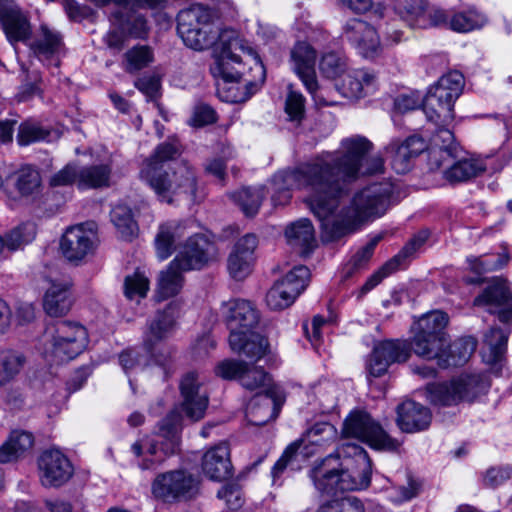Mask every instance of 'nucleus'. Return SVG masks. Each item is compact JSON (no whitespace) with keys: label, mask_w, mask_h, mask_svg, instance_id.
<instances>
[{"label":"nucleus","mask_w":512,"mask_h":512,"mask_svg":"<svg viewBox=\"0 0 512 512\" xmlns=\"http://www.w3.org/2000/svg\"><path fill=\"white\" fill-rule=\"evenodd\" d=\"M373 144L355 135L341 141L338 150L322 152L310 162L292 171H280L272 178L274 206L286 205L291 190H305L309 209L321 223L325 241H337L353 233L357 226L372 216L383 215L393 203L394 186L389 182L373 183L352 198L350 205L336 210L347 185L361 175L381 172L383 159L369 157Z\"/></svg>","instance_id":"obj_1"},{"label":"nucleus","mask_w":512,"mask_h":512,"mask_svg":"<svg viewBox=\"0 0 512 512\" xmlns=\"http://www.w3.org/2000/svg\"><path fill=\"white\" fill-rule=\"evenodd\" d=\"M181 150L178 144L163 142L141 165L139 176L161 202L173 204L185 200L198 201V181L187 160L176 161Z\"/></svg>","instance_id":"obj_2"},{"label":"nucleus","mask_w":512,"mask_h":512,"mask_svg":"<svg viewBox=\"0 0 512 512\" xmlns=\"http://www.w3.org/2000/svg\"><path fill=\"white\" fill-rule=\"evenodd\" d=\"M221 316L230 331L232 351L259 360L268 352V341L253 329L259 322V312L248 300L230 299L221 306Z\"/></svg>","instance_id":"obj_3"},{"label":"nucleus","mask_w":512,"mask_h":512,"mask_svg":"<svg viewBox=\"0 0 512 512\" xmlns=\"http://www.w3.org/2000/svg\"><path fill=\"white\" fill-rule=\"evenodd\" d=\"M338 457L329 455L311 471V479L315 488L328 496L339 492L366 489L371 481V463L366 453L359 451L356 465L345 468L337 467Z\"/></svg>","instance_id":"obj_4"},{"label":"nucleus","mask_w":512,"mask_h":512,"mask_svg":"<svg viewBox=\"0 0 512 512\" xmlns=\"http://www.w3.org/2000/svg\"><path fill=\"white\" fill-rule=\"evenodd\" d=\"M216 13L203 5H192L177 16V31L184 44L202 51L235 35L232 29H221L216 23Z\"/></svg>","instance_id":"obj_5"},{"label":"nucleus","mask_w":512,"mask_h":512,"mask_svg":"<svg viewBox=\"0 0 512 512\" xmlns=\"http://www.w3.org/2000/svg\"><path fill=\"white\" fill-rule=\"evenodd\" d=\"M490 387L481 374L461 375L450 382L431 383L426 387L427 399L438 406H453L460 402H472L485 394Z\"/></svg>","instance_id":"obj_6"},{"label":"nucleus","mask_w":512,"mask_h":512,"mask_svg":"<svg viewBox=\"0 0 512 512\" xmlns=\"http://www.w3.org/2000/svg\"><path fill=\"white\" fill-rule=\"evenodd\" d=\"M48 347L46 353L57 362H66L76 358L87 347L86 328L77 322L57 321L47 328Z\"/></svg>","instance_id":"obj_7"},{"label":"nucleus","mask_w":512,"mask_h":512,"mask_svg":"<svg viewBox=\"0 0 512 512\" xmlns=\"http://www.w3.org/2000/svg\"><path fill=\"white\" fill-rule=\"evenodd\" d=\"M337 430L328 422H317L308 428L302 437L291 443L283 452L281 457L277 460L271 470V477L273 484H278L284 471L288 468L294 469V464L297 462L298 450L303 447L305 456L314 453V450H309V446H323L324 444L336 439ZM281 483H279L280 485Z\"/></svg>","instance_id":"obj_8"},{"label":"nucleus","mask_w":512,"mask_h":512,"mask_svg":"<svg viewBox=\"0 0 512 512\" xmlns=\"http://www.w3.org/2000/svg\"><path fill=\"white\" fill-rule=\"evenodd\" d=\"M199 481L186 470H173L160 473L153 480L151 492L164 503L187 501L196 496Z\"/></svg>","instance_id":"obj_9"},{"label":"nucleus","mask_w":512,"mask_h":512,"mask_svg":"<svg viewBox=\"0 0 512 512\" xmlns=\"http://www.w3.org/2000/svg\"><path fill=\"white\" fill-rule=\"evenodd\" d=\"M342 433L376 449L396 450L399 442L391 438L374 419L363 410L352 411L345 419Z\"/></svg>","instance_id":"obj_10"},{"label":"nucleus","mask_w":512,"mask_h":512,"mask_svg":"<svg viewBox=\"0 0 512 512\" xmlns=\"http://www.w3.org/2000/svg\"><path fill=\"white\" fill-rule=\"evenodd\" d=\"M248 56L252 62L249 74L244 75L243 83L240 80L222 82L217 84L219 98L228 103H241L250 99L264 84L266 69L259 55L253 48H247Z\"/></svg>","instance_id":"obj_11"},{"label":"nucleus","mask_w":512,"mask_h":512,"mask_svg":"<svg viewBox=\"0 0 512 512\" xmlns=\"http://www.w3.org/2000/svg\"><path fill=\"white\" fill-rule=\"evenodd\" d=\"M218 44L222 45L221 52L214 57V63L210 66V72L216 79H221L222 82H233L238 81L244 77V75H250L242 73L240 70L235 69L232 64H240L241 58L236 55L233 50L240 49L246 55H248L247 48H251L245 45L240 39L236 37V34L231 38H224L223 41H218ZM249 64L251 65L250 57Z\"/></svg>","instance_id":"obj_12"},{"label":"nucleus","mask_w":512,"mask_h":512,"mask_svg":"<svg viewBox=\"0 0 512 512\" xmlns=\"http://www.w3.org/2000/svg\"><path fill=\"white\" fill-rule=\"evenodd\" d=\"M39 479L44 487H61L74 474L68 457L58 449H48L38 458Z\"/></svg>","instance_id":"obj_13"},{"label":"nucleus","mask_w":512,"mask_h":512,"mask_svg":"<svg viewBox=\"0 0 512 512\" xmlns=\"http://www.w3.org/2000/svg\"><path fill=\"white\" fill-rule=\"evenodd\" d=\"M410 356L409 345L404 341L387 340L375 345L366 364L368 374L372 377L384 375L388 367L395 362L407 361Z\"/></svg>","instance_id":"obj_14"},{"label":"nucleus","mask_w":512,"mask_h":512,"mask_svg":"<svg viewBox=\"0 0 512 512\" xmlns=\"http://www.w3.org/2000/svg\"><path fill=\"white\" fill-rule=\"evenodd\" d=\"M216 255V247L207 236L196 234L185 243L182 251L174 258V265L183 271L201 269Z\"/></svg>","instance_id":"obj_15"},{"label":"nucleus","mask_w":512,"mask_h":512,"mask_svg":"<svg viewBox=\"0 0 512 512\" xmlns=\"http://www.w3.org/2000/svg\"><path fill=\"white\" fill-rule=\"evenodd\" d=\"M96 245V233L85 229L83 224L66 229L60 240V250L70 262H79L93 252Z\"/></svg>","instance_id":"obj_16"},{"label":"nucleus","mask_w":512,"mask_h":512,"mask_svg":"<svg viewBox=\"0 0 512 512\" xmlns=\"http://www.w3.org/2000/svg\"><path fill=\"white\" fill-rule=\"evenodd\" d=\"M202 385L203 381L196 372H188L180 382L182 408L186 416L193 421L202 419L208 407V394Z\"/></svg>","instance_id":"obj_17"},{"label":"nucleus","mask_w":512,"mask_h":512,"mask_svg":"<svg viewBox=\"0 0 512 512\" xmlns=\"http://www.w3.org/2000/svg\"><path fill=\"white\" fill-rule=\"evenodd\" d=\"M343 37L365 58L376 57L381 50L376 30L357 18L348 20L343 27Z\"/></svg>","instance_id":"obj_18"},{"label":"nucleus","mask_w":512,"mask_h":512,"mask_svg":"<svg viewBox=\"0 0 512 512\" xmlns=\"http://www.w3.org/2000/svg\"><path fill=\"white\" fill-rule=\"evenodd\" d=\"M475 306L486 308L491 314H497L500 322L512 321V294L502 281L487 286L474 300Z\"/></svg>","instance_id":"obj_19"},{"label":"nucleus","mask_w":512,"mask_h":512,"mask_svg":"<svg viewBox=\"0 0 512 512\" xmlns=\"http://www.w3.org/2000/svg\"><path fill=\"white\" fill-rule=\"evenodd\" d=\"M257 243L253 234H246L235 243L227 259V269L233 279L240 281L251 274Z\"/></svg>","instance_id":"obj_20"},{"label":"nucleus","mask_w":512,"mask_h":512,"mask_svg":"<svg viewBox=\"0 0 512 512\" xmlns=\"http://www.w3.org/2000/svg\"><path fill=\"white\" fill-rule=\"evenodd\" d=\"M425 148V142L421 137L410 136L403 141L392 140L386 147V154L390 158L394 171L404 174L410 170L411 160L422 153Z\"/></svg>","instance_id":"obj_21"},{"label":"nucleus","mask_w":512,"mask_h":512,"mask_svg":"<svg viewBox=\"0 0 512 512\" xmlns=\"http://www.w3.org/2000/svg\"><path fill=\"white\" fill-rule=\"evenodd\" d=\"M293 69L307 91L314 95L318 89L315 73L316 51L306 42H298L290 53Z\"/></svg>","instance_id":"obj_22"},{"label":"nucleus","mask_w":512,"mask_h":512,"mask_svg":"<svg viewBox=\"0 0 512 512\" xmlns=\"http://www.w3.org/2000/svg\"><path fill=\"white\" fill-rule=\"evenodd\" d=\"M426 236H418L411 239L393 258L387 261L379 270L373 273L360 289L361 295H364L375 288L381 281L396 272L408 258L412 257L418 248L425 242Z\"/></svg>","instance_id":"obj_23"},{"label":"nucleus","mask_w":512,"mask_h":512,"mask_svg":"<svg viewBox=\"0 0 512 512\" xmlns=\"http://www.w3.org/2000/svg\"><path fill=\"white\" fill-rule=\"evenodd\" d=\"M426 236H418L411 239L393 258L387 261L379 270L373 273L360 289L361 295H364L375 288L381 281L396 272L408 258L412 257L418 248L425 242Z\"/></svg>","instance_id":"obj_24"},{"label":"nucleus","mask_w":512,"mask_h":512,"mask_svg":"<svg viewBox=\"0 0 512 512\" xmlns=\"http://www.w3.org/2000/svg\"><path fill=\"white\" fill-rule=\"evenodd\" d=\"M179 305L170 302L163 311H159L149 323L144 336V346L151 351L154 345L167 338L175 328Z\"/></svg>","instance_id":"obj_25"},{"label":"nucleus","mask_w":512,"mask_h":512,"mask_svg":"<svg viewBox=\"0 0 512 512\" xmlns=\"http://www.w3.org/2000/svg\"><path fill=\"white\" fill-rule=\"evenodd\" d=\"M432 420L429 408L412 400H407L397 407V425L407 433L427 429Z\"/></svg>","instance_id":"obj_26"},{"label":"nucleus","mask_w":512,"mask_h":512,"mask_svg":"<svg viewBox=\"0 0 512 512\" xmlns=\"http://www.w3.org/2000/svg\"><path fill=\"white\" fill-rule=\"evenodd\" d=\"M203 473L213 481H224L232 475L230 449L226 443L211 447L202 457Z\"/></svg>","instance_id":"obj_27"},{"label":"nucleus","mask_w":512,"mask_h":512,"mask_svg":"<svg viewBox=\"0 0 512 512\" xmlns=\"http://www.w3.org/2000/svg\"><path fill=\"white\" fill-rule=\"evenodd\" d=\"M443 177L451 184L469 181L482 174L486 167L481 160L474 158H460L458 159V152L456 157L451 162L443 161Z\"/></svg>","instance_id":"obj_28"},{"label":"nucleus","mask_w":512,"mask_h":512,"mask_svg":"<svg viewBox=\"0 0 512 512\" xmlns=\"http://www.w3.org/2000/svg\"><path fill=\"white\" fill-rule=\"evenodd\" d=\"M454 103V100L429 89L423 100V110L427 119L436 126H449L454 119Z\"/></svg>","instance_id":"obj_29"},{"label":"nucleus","mask_w":512,"mask_h":512,"mask_svg":"<svg viewBox=\"0 0 512 512\" xmlns=\"http://www.w3.org/2000/svg\"><path fill=\"white\" fill-rule=\"evenodd\" d=\"M434 147L429 152V167L438 170L443 166V161L451 162L458 151L454 143V135L448 126H437V133L433 137Z\"/></svg>","instance_id":"obj_30"},{"label":"nucleus","mask_w":512,"mask_h":512,"mask_svg":"<svg viewBox=\"0 0 512 512\" xmlns=\"http://www.w3.org/2000/svg\"><path fill=\"white\" fill-rule=\"evenodd\" d=\"M376 86L377 77L373 72L354 69L344 76L339 89L347 98H360L374 91Z\"/></svg>","instance_id":"obj_31"},{"label":"nucleus","mask_w":512,"mask_h":512,"mask_svg":"<svg viewBox=\"0 0 512 512\" xmlns=\"http://www.w3.org/2000/svg\"><path fill=\"white\" fill-rule=\"evenodd\" d=\"M448 339H442L441 337H435L432 335L423 334V332L414 331V335L411 339L409 348L417 356L432 360L437 359L438 365L445 355V348H447Z\"/></svg>","instance_id":"obj_32"},{"label":"nucleus","mask_w":512,"mask_h":512,"mask_svg":"<svg viewBox=\"0 0 512 512\" xmlns=\"http://www.w3.org/2000/svg\"><path fill=\"white\" fill-rule=\"evenodd\" d=\"M43 306L46 313L52 317L65 315L72 306L68 285L52 283L45 293Z\"/></svg>","instance_id":"obj_33"},{"label":"nucleus","mask_w":512,"mask_h":512,"mask_svg":"<svg viewBox=\"0 0 512 512\" xmlns=\"http://www.w3.org/2000/svg\"><path fill=\"white\" fill-rule=\"evenodd\" d=\"M78 189H101L111 185L112 167L110 164L101 163L81 166Z\"/></svg>","instance_id":"obj_34"},{"label":"nucleus","mask_w":512,"mask_h":512,"mask_svg":"<svg viewBox=\"0 0 512 512\" xmlns=\"http://www.w3.org/2000/svg\"><path fill=\"white\" fill-rule=\"evenodd\" d=\"M477 340L472 336H466L456 339L452 344L445 348V355L440 362V367L464 365L475 352Z\"/></svg>","instance_id":"obj_35"},{"label":"nucleus","mask_w":512,"mask_h":512,"mask_svg":"<svg viewBox=\"0 0 512 512\" xmlns=\"http://www.w3.org/2000/svg\"><path fill=\"white\" fill-rule=\"evenodd\" d=\"M183 272L180 265H174V260L160 272L156 290L158 301L176 296L181 291L184 283Z\"/></svg>","instance_id":"obj_36"},{"label":"nucleus","mask_w":512,"mask_h":512,"mask_svg":"<svg viewBox=\"0 0 512 512\" xmlns=\"http://www.w3.org/2000/svg\"><path fill=\"white\" fill-rule=\"evenodd\" d=\"M34 444L33 435L26 431L15 430L0 446V463H8L29 451Z\"/></svg>","instance_id":"obj_37"},{"label":"nucleus","mask_w":512,"mask_h":512,"mask_svg":"<svg viewBox=\"0 0 512 512\" xmlns=\"http://www.w3.org/2000/svg\"><path fill=\"white\" fill-rule=\"evenodd\" d=\"M508 332L499 328H491L485 334L484 347L482 349L483 361L489 365L501 362L507 349Z\"/></svg>","instance_id":"obj_38"},{"label":"nucleus","mask_w":512,"mask_h":512,"mask_svg":"<svg viewBox=\"0 0 512 512\" xmlns=\"http://www.w3.org/2000/svg\"><path fill=\"white\" fill-rule=\"evenodd\" d=\"M110 219L121 239L132 241L138 235V225L128 205L116 204L110 212Z\"/></svg>","instance_id":"obj_39"},{"label":"nucleus","mask_w":512,"mask_h":512,"mask_svg":"<svg viewBox=\"0 0 512 512\" xmlns=\"http://www.w3.org/2000/svg\"><path fill=\"white\" fill-rule=\"evenodd\" d=\"M288 243L293 247H299L302 253L312 249L315 243V232L311 221L307 218L299 219L290 224L285 231Z\"/></svg>","instance_id":"obj_40"},{"label":"nucleus","mask_w":512,"mask_h":512,"mask_svg":"<svg viewBox=\"0 0 512 512\" xmlns=\"http://www.w3.org/2000/svg\"><path fill=\"white\" fill-rule=\"evenodd\" d=\"M276 416L274 402L267 395L255 396L246 408L247 420L256 426L265 425Z\"/></svg>","instance_id":"obj_41"},{"label":"nucleus","mask_w":512,"mask_h":512,"mask_svg":"<svg viewBox=\"0 0 512 512\" xmlns=\"http://www.w3.org/2000/svg\"><path fill=\"white\" fill-rule=\"evenodd\" d=\"M181 229L182 226L177 221H168L159 227L155 246L160 260H165L172 254L176 239L182 236Z\"/></svg>","instance_id":"obj_42"},{"label":"nucleus","mask_w":512,"mask_h":512,"mask_svg":"<svg viewBox=\"0 0 512 512\" xmlns=\"http://www.w3.org/2000/svg\"><path fill=\"white\" fill-rule=\"evenodd\" d=\"M394 8L411 27H427L426 0H394Z\"/></svg>","instance_id":"obj_43"},{"label":"nucleus","mask_w":512,"mask_h":512,"mask_svg":"<svg viewBox=\"0 0 512 512\" xmlns=\"http://www.w3.org/2000/svg\"><path fill=\"white\" fill-rule=\"evenodd\" d=\"M448 322L449 317L446 313L434 310L422 315L414 323L413 329L414 331L423 332V334L426 335L448 339V334L445 331Z\"/></svg>","instance_id":"obj_44"},{"label":"nucleus","mask_w":512,"mask_h":512,"mask_svg":"<svg viewBox=\"0 0 512 512\" xmlns=\"http://www.w3.org/2000/svg\"><path fill=\"white\" fill-rule=\"evenodd\" d=\"M266 196L264 187L242 188L230 195L233 202L239 206L247 217L255 216Z\"/></svg>","instance_id":"obj_45"},{"label":"nucleus","mask_w":512,"mask_h":512,"mask_svg":"<svg viewBox=\"0 0 512 512\" xmlns=\"http://www.w3.org/2000/svg\"><path fill=\"white\" fill-rule=\"evenodd\" d=\"M15 188L22 197H35L41 191L42 179L39 171L31 166H22L15 173Z\"/></svg>","instance_id":"obj_46"},{"label":"nucleus","mask_w":512,"mask_h":512,"mask_svg":"<svg viewBox=\"0 0 512 512\" xmlns=\"http://www.w3.org/2000/svg\"><path fill=\"white\" fill-rule=\"evenodd\" d=\"M0 22L4 33L11 44L14 45L17 42H24L29 39L31 35V27L27 16L22 10H19Z\"/></svg>","instance_id":"obj_47"},{"label":"nucleus","mask_w":512,"mask_h":512,"mask_svg":"<svg viewBox=\"0 0 512 512\" xmlns=\"http://www.w3.org/2000/svg\"><path fill=\"white\" fill-rule=\"evenodd\" d=\"M487 23L486 16L474 8L457 12L450 17L449 27L459 33H467L484 27Z\"/></svg>","instance_id":"obj_48"},{"label":"nucleus","mask_w":512,"mask_h":512,"mask_svg":"<svg viewBox=\"0 0 512 512\" xmlns=\"http://www.w3.org/2000/svg\"><path fill=\"white\" fill-rule=\"evenodd\" d=\"M465 85L464 76L459 71H450L439 78L437 83L430 87L433 91L442 94L447 99L456 101L462 94Z\"/></svg>","instance_id":"obj_49"},{"label":"nucleus","mask_w":512,"mask_h":512,"mask_svg":"<svg viewBox=\"0 0 512 512\" xmlns=\"http://www.w3.org/2000/svg\"><path fill=\"white\" fill-rule=\"evenodd\" d=\"M153 60V51L149 46L137 45L124 54L123 66L126 72L135 73L149 66Z\"/></svg>","instance_id":"obj_50"},{"label":"nucleus","mask_w":512,"mask_h":512,"mask_svg":"<svg viewBox=\"0 0 512 512\" xmlns=\"http://www.w3.org/2000/svg\"><path fill=\"white\" fill-rule=\"evenodd\" d=\"M26 362L25 356L17 351L8 350L2 353L0 364V386L5 385L20 373Z\"/></svg>","instance_id":"obj_51"},{"label":"nucleus","mask_w":512,"mask_h":512,"mask_svg":"<svg viewBox=\"0 0 512 512\" xmlns=\"http://www.w3.org/2000/svg\"><path fill=\"white\" fill-rule=\"evenodd\" d=\"M297 298V290H289L277 281L266 295V303L272 310H281L289 307Z\"/></svg>","instance_id":"obj_52"},{"label":"nucleus","mask_w":512,"mask_h":512,"mask_svg":"<svg viewBox=\"0 0 512 512\" xmlns=\"http://www.w3.org/2000/svg\"><path fill=\"white\" fill-rule=\"evenodd\" d=\"M36 236L34 223H23L6 234V248L10 251L20 249L22 246L32 242Z\"/></svg>","instance_id":"obj_53"},{"label":"nucleus","mask_w":512,"mask_h":512,"mask_svg":"<svg viewBox=\"0 0 512 512\" xmlns=\"http://www.w3.org/2000/svg\"><path fill=\"white\" fill-rule=\"evenodd\" d=\"M347 69V59L340 53L327 52L319 61V70L327 78H336Z\"/></svg>","instance_id":"obj_54"},{"label":"nucleus","mask_w":512,"mask_h":512,"mask_svg":"<svg viewBox=\"0 0 512 512\" xmlns=\"http://www.w3.org/2000/svg\"><path fill=\"white\" fill-rule=\"evenodd\" d=\"M149 290V280L141 272L136 271L132 275H128L124 280V294L130 299H141L146 297Z\"/></svg>","instance_id":"obj_55"},{"label":"nucleus","mask_w":512,"mask_h":512,"mask_svg":"<svg viewBox=\"0 0 512 512\" xmlns=\"http://www.w3.org/2000/svg\"><path fill=\"white\" fill-rule=\"evenodd\" d=\"M310 280V271L304 265L293 267L281 280L289 290H297V297L306 289Z\"/></svg>","instance_id":"obj_56"},{"label":"nucleus","mask_w":512,"mask_h":512,"mask_svg":"<svg viewBox=\"0 0 512 512\" xmlns=\"http://www.w3.org/2000/svg\"><path fill=\"white\" fill-rule=\"evenodd\" d=\"M80 166L75 163H68L59 171L52 174L48 184L52 188L76 185L78 187Z\"/></svg>","instance_id":"obj_57"},{"label":"nucleus","mask_w":512,"mask_h":512,"mask_svg":"<svg viewBox=\"0 0 512 512\" xmlns=\"http://www.w3.org/2000/svg\"><path fill=\"white\" fill-rule=\"evenodd\" d=\"M49 136V131L41 126L25 122L19 126L17 141L21 146H27L35 142L46 140Z\"/></svg>","instance_id":"obj_58"},{"label":"nucleus","mask_w":512,"mask_h":512,"mask_svg":"<svg viewBox=\"0 0 512 512\" xmlns=\"http://www.w3.org/2000/svg\"><path fill=\"white\" fill-rule=\"evenodd\" d=\"M42 37L35 42V48L40 54H53L62 44L61 35L47 26H41Z\"/></svg>","instance_id":"obj_59"},{"label":"nucleus","mask_w":512,"mask_h":512,"mask_svg":"<svg viewBox=\"0 0 512 512\" xmlns=\"http://www.w3.org/2000/svg\"><path fill=\"white\" fill-rule=\"evenodd\" d=\"M240 383L249 390L265 386L270 381L269 375L260 367H249L247 364L240 376Z\"/></svg>","instance_id":"obj_60"},{"label":"nucleus","mask_w":512,"mask_h":512,"mask_svg":"<svg viewBox=\"0 0 512 512\" xmlns=\"http://www.w3.org/2000/svg\"><path fill=\"white\" fill-rule=\"evenodd\" d=\"M316 512H364V506L356 497H345L321 505Z\"/></svg>","instance_id":"obj_61"},{"label":"nucleus","mask_w":512,"mask_h":512,"mask_svg":"<svg viewBox=\"0 0 512 512\" xmlns=\"http://www.w3.org/2000/svg\"><path fill=\"white\" fill-rule=\"evenodd\" d=\"M285 111L291 121H301L305 113V99L303 95L290 90L285 101Z\"/></svg>","instance_id":"obj_62"},{"label":"nucleus","mask_w":512,"mask_h":512,"mask_svg":"<svg viewBox=\"0 0 512 512\" xmlns=\"http://www.w3.org/2000/svg\"><path fill=\"white\" fill-rule=\"evenodd\" d=\"M247 363L244 361L227 359L220 362L216 368V375L220 376L223 379L232 380L238 379L240 380V376L244 371V368Z\"/></svg>","instance_id":"obj_63"},{"label":"nucleus","mask_w":512,"mask_h":512,"mask_svg":"<svg viewBox=\"0 0 512 512\" xmlns=\"http://www.w3.org/2000/svg\"><path fill=\"white\" fill-rule=\"evenodd\" d=\"M512 477V467L501 466L489 468L484 477L483 483L486 487L495 488L502 485Z\"/></svg>","instance_id":"obj_64"}]
</instances>
